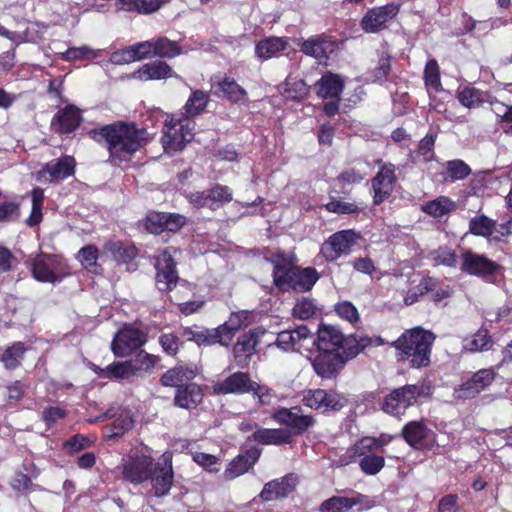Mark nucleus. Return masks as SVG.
I'll use <instances>...</instances> for the list:
<instances>
[{"mask_svg":"<svg viewBox=\"0 0 512 512\" xmlns=\"http://www.w3.org/2000/svg\"><path fill=\"white\" fill-rule=\"evenodd\" d=\"M169 0H115L116 5L126 11L151 14L159 10Z\"/></svg>","mask_w":512,"mask_h":512,"instance_id":"obj_35","label":"nucleus"},{"mask_svg":"<svg viewBox=\"0 0 512 512\" xmlns=\"http://www.w3.org/2000/svg\"><path fill=\"white\" fill-rule=\"evenodd\" d=\"M384 444H386V442H384V441H382L380 439L368 438V437L367 438H363L355 446L354 452H353V454H351L349 456V459H346V457H344V458H341L339 460L340 465H347V464L353 462L355 455L357 453L363 454V450L364 449H367V450L378 449V448L382 447Z\"/></svg>","mask_w":512,"mask_h":512,"instance_id":"obj_54","label":"nucleus"},{"mask_svg":"<svg viewBox=\"0 0 512 512\" xmlns=\"http://www.w3.org/2000/svg\"><path fill=\"white\" fill-rule=\"evenodd\" d=\"M424 81L427 88L439 90L441 86L440 69L437 61L431 59L426 63L424 69Z\"/></svg>","mask_w":512,"mask_h":512,"instance_id":"obj_53","label":"nucleus"},{"mask_svg":"<svg viewBox=\"0 0 512 512\" xmlns=\"http://www.w3.org/2000/svg\"><path fill=\"white\" fill-rule=\"evenodd\" d=\"M319 354L313 360V368L317 375L330 379L336 376L344 367L348 358L358 354V349L348 353L318 351Z\"/></svg>","mask_w":512,"mask_h":512,"instance_id":"obj_7","label":"nucleus"},{"mask_svg":"<svg viewBox=\"0 0 512 512\" xmlns=\"http://www.w3.org/2000/svg\"><path fill=\"white\" fill-rule=\"evenodd\" d=\"M289 43L283 37H266L255 45V56L262 61L277 57L285 51Z\"/></svg>","mask_w":512,"mask_h":512,"instance_id":"obj_29","label":"nucleus"},{"mask_svg":"<svg viewBox=\"0 0 512 512\" xmlns=\"http://www.w3.org/2000/svg\"><path fill=\"white\" fill-rule=\"evenodd\" d=\"M405 441L415 449H421L433 441V432L423 421H411L402 429Z\"/></svg>","mask_w":512,"mask_h":512,"instance_id":"obj_24","label":"nucleus"},{"mask_svg":"<svg viewBox=\"0 0 512 512\" xmlns=\"http://www.w3.org/2000/svg\"><path fill=\"white\" fill-rule=\"evenodd\" d=\"M155 496L161 497L169 493L173 484L172 454L165 452L155 464L149 479Z\"/></svg>","mask_w":512,"mask_h":512,"instance_id":"obj_10","label":"nucleus"},{"mask_svg":"<svg viewBox=\"0 0 512 512\" xmlns=\"http://www.w3.org/2000/svg\"><path fill=\"white\" fill-rule=\"evenodd\" d=\"M212 92L217 97H226L233 102H241L246 99V91L232 78L225 77L222 80H212Z\"/></svg>","mask_w":512,"mask_h":512,"instance_id":"obj_27","label":"nucleus"},{"mask_svg":"<svg viewBox=\"0 0 512 512\" xmlns=\"http://www.w3.org/2000/svg\"><path fill=\"white\" fill-rule=\"evenodd\" d=\"M347 339L341 330L333 325L320 324L317 336L313 337L311 346H316L318 351L347 353L345 346Z\"/></svg>","mask_w":512,"mask_h":512,"instance_id":"obj_11","label":"nucleus"},{"mask_svg":"<svg viewBox=\"0 0 512 512\" xmlns=\"http://www.w3.org/2000/svg\"><path fill=\"white\" fill-rule=\"evenodd\" d=\"M251 378L244 372H235L222 381L213 384V392L217 395L246 394L251 387Z\"/></svg>","mask_w":512,"mask_h":512,"instance_id":"obj_19","label":"nucleus"},{"mask_svg":"<svg viewBox=\"0 0 512 512\" xmlns=\"http://www.w3.org/2000/svg\"><path fill=\"white\" fill-rule=\"evenodd\" d=\"M366 175L367 171L365 168L351 167L339 174L338 180L346 184H355L363 180Z\"/></svg>","mask_w":512,"mask_h":512,"instance_id":"obj_63","label":"nucleus"},{"mask_svg":"<svg viewBox=\"0 0 512 512\" xmlns=\"http://www.w3.org/2000/svg\"><path fill=\"white\" fill-rule=\"evenodd\" d=\"M435 335L421 327L406 330L392 346L399 361H408L413 368L426 367L430 363Z\"/></svg>","mask_w":512,"mask_h":512,"instance_id":"obj_2","label":"nucleus"},{"mask_svg":"<svg viewBox=\"0 0 512 512\" xmlns=\"http://www.w3.org/2000/svg\"><path fill=\"white\" fill-rule=\"evenodd\" d=\"M203 399V393L199 385L192 383L177 390L174 402L180 408L193 409Z\"/></svg>","mask_w":512,"mask_h":512,"instance_id":"obj_32","label":"nucleus"},{"mask_svg":"<svg viewBox=\"0 0 512 512\" xmlns=\"http://www.w3.org/2000/svg\"><path fill=\"white\" fill-rule=\"evenodd\" d=\"M93 139L107 144L112 158L128 160L145 144L147 131L135 125L117 122L91 131Z\"/></svg>","mask_w":512,"mask_h":512,"instance_id":"obj_1","label":"nucleus"},{"mask_svg":"<svg viewBox=\"0 0 512 512\" xmlns=\"http://www.w3.org/2000/svg\"><path fill=\"white\" fill-rule=\"evenodd\" d=\"M385 460L382 456L370 454L360 460L362 471L369 475L377 474L384 467Z\"/></svg>","mask_w":512,"mask_h":512,"instance_id":"obj_57","label":"nucleus"},{"mask_svg":"<svg viewBox=\"0 0 512 512\" xmlns=\"http://www.w3.org/2000/svg\"><path fill=\"white\" fill-rule=\"evenodd\" d=\"M75 161L71 156H64L46 163L38 172V178L49 182H59L74 173Z\"/></svg>","mask_w":512,"mask_h":512,"instance_id":"obj_18","label":"nucleus"},{"mask_svg":"<svg viewBox=\"0 0 512 512\" xmlns=\"http://www.w3.org/2000/svg\"><path fill=\"white\" fill-rule=\"evenodd\" d=\"M260 334H264V332L254 330L238 338L233 347V354L236 360L240 361L239 359L242 356L248 357L255 352Z\"/></svg>","mask_w":512,"mask_h":512,"instance_id":"obj_36","label":"nucleus"},{"mask_svg":"<svg viewBox=\"0 0 512 512\" xmlns=\"http://www.w3.org/2000/svg\"><path fill=\"white\" fill-rule=\"evenodd\" d=\"M396 181L397 177L395 175V166L391 163L383 164L378 173L372 179L374 204H381L391 195Z\"/></svg>","mask_w":512,"mask_h":512,"instance_id":"obj_17","label":"nucleus"},{"mask_svg":"<svg viewBox=\"0 0 512 512\" xmlns=\"http://www.w3.org/2000/svg\"><path fill=\"white\" fill-rule=\"evenodd\" d=\"M319 279V273L313 267L300 268L294 266L288 271L286 276L280 281L277 287L281 291H299L306 292L312 289Z\"/></svg>","mask_w":512,"mask_h":512,"instance_id":"obj_8","label":"nucleus"},{"mask_svg":"<svg viewBox=\"0 0 512 512\" xmlns=\"http://www.w3.org/2000/svg\"><path fill=\"white\" fill-rule=\"evenodd\" d=\"M399 12V5L390 3L370 9L362 18L361 27L367 33H375L385 28Z\"/></svg>","mask_w":512,"mask_h":512,"instance_id":"obj_16","label":"nucleus"},{"mask_svg":"<svg viewBox=\"0 0 512 512\" xmlns=\"http://www.w3.org/2000/svg\"><path fill=\"white\" fill-rule=\"evenodd\" d=\"M155 267L157 270L155 279L157 289L161 292L171 291L179 278L170 249L163 250L157 256Z\"/></svg>","mask_w":512,"mask_h":512,"instance_id":"obj_14","label":"nucleus"},{"mask_svg":"<svg viewBox=\"0 0 512 512\" xmlns=\"http://www.w3.org/2000/svg\"><path fill=\"white\" fill-rule=\"evenodd\" d=\"M423 392V386L419 385H405L397 388L385 397L382 408L388 414L401 416L407 408L415 404Z\"/></svg>","mask_w":512,"mask_h":512,"instance_id":"obj_4","label":"nucleus"},{"mask_svg":"<svg viewBox=\"0 0 512 512\" xmlns=\"http://www.w3.org/2000/svg\"><path fill=\"white\" fill-rule=\"evenodd\" d=\"M298 478L294 474H288L280 479L265 484L260 497L265 501H273L288 496L296 487Z\"/></svg>","mask_w":512,"mask_h":512,"instance_id":"obj_23","label":"nucleus"},{"mask_svg":"<svg viewBox=\"0 0 512 512\" xmlns=\"http://www.w3.org/2000/svg\"><path fill=\"white\" fill-rule=\"evenodd\" d=\"M254 441L264 445H281L291 442V434L282 429H258L252 435Z\"/></svg>","mask_w":512,"mask_h":512,"instance_id":"obj_34","label":"nucleus"},{"mask_svg":"<svg viewBox=\"0 0 512 512\" xmlns=\"http://www.w3.org/2000/svg\"><path fill=\"white\" fill-rule=\"evenodd\" d=\"M356 240L357 235L353 230L336 232L323 243L320 253L327 261H335L341 255L347 254Z\"/></svg>","mask_w":512,"mask_h":512,"instance_id":"obj_13","label":"nucleus"},{"mask_svg":"<svg viewBox=\"0 0 512 512\" xmlns=\"http://www.w3.org/2000/svg\"><path fill=\"white\" fill-rule=\"evenodd\" d=\"M260 457V451L256 448L236 457L226 468L224 474L227 479H234L247 472Z\"/></svg>","mask_w":512,"mask_h":512,"instance_id":"obj_31","label":"nucleus"},{"mask_svg":"<svg viewBox=\"0 0 512 512\" xmlns=\"http://www.w3.org/2000/svg\"><path fill=\"white\" fill-rule=\"evenodd\" d=\"M496 375L497 371L494 368L480 369L470 377V380L480 393L492 384Z\"/></svg>","mask_w":512,"mask_h":512,"instance_id":"obj_52","label":"nucleus"},{"mask_svg":"<svg viewBox=\"0 0 512 512\" xmlns=\"http://www.w3.org/2000/svg\"><path fill=\"white\" fill-rule=\"evenodd\" d=\"M24 352L23 344L15 343L6 349L1 360L7 369H15L20 365Z\"/></svg>","mask_w":512,"mask_h":512,"instance_id":"obj_49","label":"nucleus"},{"mask_svg":"<svg viewBox=\"0 0 512 512\" xmlns=\"http://www.w3.org/2000/svg\"><path fill=\"white\" fill-rule=\"evenodd\" d=\"M252 313L247 310H242L238 312L231 313L229 319L223 323V327H225L226 332L231 334V340L233 339L235 333L244 326H247L251 323Z\"/></svg>","mask_w":512,"mask_h":512,"instance_id":"obj_44","label":"nucleus"},{"mask_svg":"<svg viewBox=\"0 0 512 512\" xmlns=\"http://www.w3.org/2000/svg\"><path fill=\"white\" fill-rule=\"evenodd\" d=\"M333 50L334 43L324 36L311 37L301 44V51L307 56L315 58L319 63L325 62Z\"/></svg>","mask_w":512,"mask_h":512,"instance_id":"obj_26","label":"nucleus"},{"mask_svg":"<svg viewBox=\"0 0 512 512\" xmlns=\"http://www.w3.org/2000/svg\"><path fill=\"white\" fill-rule=\"evenodd\" d=\"M317 312V306L313 299L302 297L298 299L292 309L294 318L300 320H308L312 318Z\"/></svg>","mask_w":512,"mask_h":512,"instance_id":"obj_47","label":"nucleus"},{"mask_svg":"<svg viewBox=\"0 0 512 512\" xmlns=\"http://www.w3.org/2000/svg\"><path fill=\"white\" fill-rule=\"evenodd\" d=\"M177 77L178 75L173 71L172 67L161 60L146 63L131 75V78L140 81L162 80Z\"/></svg>","mask_w":512,"mask_h":512,"instance_id":"obj_21","label":"nucleus"},{"mask_svg":"<svg viewBox=\"0 0 512 512\" xmlns=\"http://www.w3.org/2000/svg\"><path fill=\"white\" fill-rule=\"evenodd\" d=\"M303 404L311 409L338 411L346 404V399L335 391H326L324 389L308 390L303 395Z\"/></svg>","mask_w":512,"mask_h":512,"instance_id":"obj_12","label":"nucleus"},{"mask_svg":"<svg viewBox=\"0 0 512 512\" xmlns=\"http://www.w3.org/2000/svg\"><path fill=\"white\" fill-rule=\"evenodd\" d=\"M153 458L143 453H133L123 460V478L133 484L148 480L155 466Z\"/></svg>","mask_w":512,"mask_h":512,"instance_id":"obj_6","label":"nucleus"},{"mask_svg":"<svg viewBox=\"0 0 512 512\" xmlns=\"http://www.w3.org/2000/svg\"><path fill=\"white\" fill-rule=\"evenodd\" d=\"M195 122L189 118L172 115L166 120L161 142L164 151L174 154L182 151L186 143L193 139Z\"/></svg>","mask_w":512,"mask_h":512,"instance_id":"obj_3","label":"nucleus"},{"mask_svg":"<svg viewBox=\"0 0 512 512\" xmlns=\"http://www.w3.org/2000/svg\"><path fill=\"white\" fill-rule=\"evenodd\" d=\"M203 336V345L219 343L222 346H228L231 342V334L226 332L223 325L214 329H203Z\"/></svg>","mask_w":512,"mask_h":512,"instance_id":"obj_46","label":"nucleus"},{"mask_svg":"<svg viewBox=\"0 0 512 512\" xmlns=\"http://www.w3.org/2000/svg\"><path fill=\"white\" fill-rule=\"evenodd\" d=\"M209 193V200L211 202L210 209L216 210L220 206L229 203L233 199L232 190L225 185L216 184L213 186L210 190H208Z\"/></svg>","mask_w":512,"mask_h":512,"instance_id":"obj_45","label":"nucleus"},{"mask_svg":"<svg viewBox=\"0 0 512 512\" xmlns=\"http://www.w3.org/2000/svg\"><path fill=\"white\" fill-rule=\"evenodd\" d=\"M56 260L51 255H39L32 263L33 277L40 282L55 283L58 281L55 269Z\"/></svg>","mask_w":512,"mask_h":512,"instance_id":"obj_30","label":"nucleus"},{"mask_svg":"<svg viewBox=\"0 0 512 512\" xmlns=\"http://www.w3.org/2000/svg\"><path fill=\"white\" fill-rule=\"evenodd\" d=\"M495 222L485 215H477L469 222V231L481 237H490L494 234Z\"/></svg>","mask_w":512,"mask_h":512,"instance_id":"obj_42","label":"nucleus"},{"mask_svg":"<svg viewBox=\"0 0 512 512\" xmlns=\"http://www.w3.org/2000/svg\"><path fill=\"white\" fill-rule=\"evenodd\" d=\"M107 371L111 373L114 377L120 379H127L133 376H136L131 360L114 363L107 367Z\"/></svg>","mask_w":512,"mask_h":512,"instance_id":"obj_61","label":"nucleus"},{"mask_svg":"<svg viewBox=\"0 0 512 512\" xmlns=\"http://www.w3.org/2000/svg\"><path fill=\"white\" fill-rule=\"evenodd\" d=\"M208 101L209 94L207 92L194 90L184 106L185 118L191 119L200 114L205 109Z\"/></svg>","mask_w":512,"mask_h":512,"instance_id":"obj_39","label":"nucleus"},{"mask_svg":"<svg viewBox=\"0 0 512 512\" xmlns=\"http://www.w3.org/2000/svg\"><path fill=\"white\" fill-rule=\"evenodd\" d=\"M197 375V367L193 365H178L167 370L160 382L166 387H183L182 384L193 380Z\"/></svg>","mask_w":512,"mask_h":512,"instance_id":"obj_28","label":"nucleus"},{"mask_svg":"<svg viewBox=\"0 0 512 512\" xmlns=\"http://www.w3.org/2000/svg\"><path fill=\"white\" fill-rule=\"evenodd\" d=\"M193 460L208 472H218L220 470L219 459L211 454L204 452H195L192 454Z\"/></svg>","mask_w":512,"mask_h":512,"instance_id":"obj_58","label":"nucleus"},{"mask_svg":"<svg viewBox=\"0 0 512 512\" xmlns=\"http://www.w3.org/2000/svg\"><path fill=\"white\" fill-rule=\"evenodd\" d=\"M274 269H273V282L277 286L280 281L286 276L288 271L294 267L291 260L282 255L276 254L275 257L271 260Z\"/></svg>","mask_w":512,"mask_h":512,"instance_id":"obj_51","label":"nucleus"},{"mask_svg":"<svg viewBox=\"0 0 512 512\" xmlns=\"http://www.w3.org/2000/svg\"><path fill=\"white\" fill-rule=\"evenodd\" d=\"M446 170L445 179L451 181H460L466 179L471 174V168L463 160L455 159L444 163Z\"/></svg>","mask_w":512,"mask_h":512,"instance_id":"obj_43","label":"nucleus"},{"mask_svg":"<svg viewBox=\"0 0 512 512\" xmlns=\"http://www.w3.org/2000/svg\"><path fill=\"white\" fill-rule=\"evenodd\" d=\"M317 85L319 86L317 92L319 97L339 98L344 87V81L339 75L327 73L320 78Z\"/></svg>","mask_w":512,"mask_h":512,"instance_id":"obj_33","label":"nucleus"},{"mask_svg":"<svg viewBox=\"0 0 512 512\" xmlns=\"http://www.w3.org/2000/svg\"><path fill=\"white\" fill-rule=\"evenodd\" d=\"M249 393H252L253 397L257 398L261 405H270L274 398V394L268 386L259 384L253 380Z\"/></svg>","mask_w":512,"mask_h":512,"instance_id":"obj_59","label":"nucleus"},{"mask_svg":"<svg viewBox=\"0 0 512 512\" xmlns=\"http://www.w3.org/2000/svg\"><path fill=\"white\" fill-rule=\"evenodd\" d=\"M335 312L342 320L352 325L360 321V315L357 308L349 301H341L335 305Z\"/></svg>","mask_w":512,"mask_h":512,"instance_id":"obj_55","label":"nucleus"},{"mask_svg":"<svg viewBox=\"0 0 512 512\" xmlns=\"http://www.w3.org/2000/svg\"><path fill=\"white\" fill-rule=\"evenodd\" d=\"M313 334L306 325L284 330L277 334L275 345L284 352H310Z\"/></svg>","mask_w":512,"mask_h":512,"instance_id":"obj_5","label":"nucleus"},{"mask_svg":"<svg viewBox=\"0 0 512 512\" xmlns=\"http://www.w3.org/2000/svg\"><path fill=\"white\" fill-rule=\"evenodd\" d=\"M135 61H141L148 58L155 57L154 41L153 39L137 42L130 46Z\"/></svg>","mask_w":512,"mask_h":512,"instance_id":"obj_56","label":"nucleus"},{"mask_svg":"<svg viewBox=\"0 0 512 512\" xmlns=\"http://www.w3.org/2000/svg\"><path fill=\"white\" fill-rule=\"evenodd\" d=\"M497 264L483 255L473 252H465L461 256V270L479 277L493 274L497 269Z\"/></svg>","mask_w":512,"mask_h":512,"instance_id":"obj_20","label":"nucleus"},{"mask_svg":"<svg viewBox=\"0 0 512 512\" xmlns=\"http://www.w3.org/2000/svg\"><path fill=\"white\" fill-rule=\"evenodd\" d=\"M273 419L280 425L286 426L296 435L303 434L315 425V418L312 415L303 414L298 406L292 408H280L276 410Z\"/></svg>","mask_w":512,"mask_h":512,"instance_id":"obj_9","label":"nucleus"},{"mask_svg":"<svg viewBox=\"0 0 512 512\" xmlns=\"http://www.w3.org/2000/svg\"><path fill=\"white\" fill-rule=\"evenodd\" d=\"M354 506H359L360 509H367L373 506V501L362 494H357L353 497L334 496L321 504L320 511L341 512L343 510H349Z\"/></svg>","mask_w":512,"mask_h":512,"instance_id":"obj_22","label":"nucleus"},{"mask_svg":"<svg viewBox=\"0 0 512 512\" xmlns=\"http://www.w3.org/2000/svg\"><path fill=\"white\" fill-rule=\"evenodd\" d=\"M456 209V203L449 197L440 196L423 206V211L434 217L441 218Z\"/></svg>","mask_w":512,"mask_h":512,"instance_id":"obj_37","label":"nucleus"},{"mask_svg":"<svg viewBox=\"0 0 512 512\" xmlns=\"http://www.w3.org/2000/svg\"><path fill=\"white\" fill-rule=\"evenodd\" d=\"M457 98L459 102L466 108H477L483 103L490 101V95L474 87H465L458 92Z\"/></svg>","mask_w":512,"mask_h":512,"instance_id":"obj_38","label":"nucleus"},{"mask_svg":"<svg viewBox=\"0 0 512 512\" xmlns=\"http://www.w3.org/2000/svg\"><path fill=\"white\" fill-rule=\"evenodd\" d=\"M97 55V51L89 48L88 46H81L67 49L62 53V58L67 61H74L77 59L94 58Z\"/></svg>","mask_w":512,"mask_h":512,"instance_id":"obj_60","label":"nucleus"},{"mask_svg":"<svg viewBox=\"0 0 512 512\" xmlns=\"http://www.w3.org/2000/svg\"><path fill=\"white\" fill-rule=\"evenodd\" d=\"M155 57L159 58H174L183 53L181 47L175 42L166 37H159L153 39Z\"/></svg>","mask_w":512,"mask_h":512,"instance_id":"obj_41","label":"nucleus"},{"mask_svg":"<svg viewBox=\"0 0 512 512\" xmlns=\"http://www.w3.org/2000/svg\"><path fill=\"white\" fill-rule=\"evenodd\" d=\"M309 92V88L306 83L299 79H287L284 84V95L287 99L290 100H301L303 99Z\"/></svg>","mask_w":512,"mask_h":512,"instance_id":"obj_48","label":"nucleus"},{"mask_svg":"<svg viewBox=\"0 0 512 512\" xmlns=\"http://www.w3.org/2000/svg\"><path fill=\"white\" fill-rule=\"evenodd\" d=\"M145 342L146 336L140 330L127 326L115 335L111 347L116 356L124 357L138 349Z\"/></svg>","mask_w":512,"mask_h":512,"instance_id":"obj_15","label":"nucleus"},{"mask_svg":"<svg viewBox=\"0 0 512 512\" xmlns=\"http://www.w3.org/2000/svg\"><path fill=\"white\" fill-rule=\"evenodd\" d=\"M80 122V110L73 105H68L55 114L51 122V127L55 132L60 134L71 133L79 126Z\"/></svg>","mask_w":512,"mask_h":512,"instance_id":"obj_25","label":"nucleus"},{"mask_svg":"<svg viewBox=\"0 0 512 512\" xmlns=\"http://www.w3.org/2000/svg\"><path fill=\"white\" fill-rule=\"evenodd\" d=\"M479 393L477 388L474 387L472 381L467 379L462 384L454 388L453 397L457 400H467L476 397Z\"/></svg>","mask_w":512,"mask_h":512,"instance_id":"obj_62","label":"nucleus"},{"mask_svg":"<svg viewBox=\"0 0 512 512\" xmlns=\"http://www.w3.org/2000/svg\"><path fill=\"white\" fill-rule=\"evenodd\" d=\"M156 357L145 351H140L135 358L131 359L133 370L136 376L149 372L156 364Z\"/></svg>","mask_w":512,"mask_h":512,"instance_id":"obj_50","label":"nucleus"},{"mask_svg":"<svg viewBox=\"0 0 512 512\" xmlns=\"http://www.w3.org/2000/svg\"><path fill=\"white\" fill-rule=\"evenodd\" d=\"M98 251L94 246L83 247L78 253V259L86 269L96 266Z\"/></svg>","mask_w":512,"mask_h":512,"instance_id":"obj_64","label":"nucleus"},{"mask_svg":"<svg viewBox=\"0 0 512 512\" xmlns=\"http://www.w3.org/2000/svg\"><path fill=\"white\" fill-rule=\"evenodd\" d=\"M492 346L491 336L487 330H478L471 338L464 341V349L468 352H482L487 351Z\"/></svg>","mask_w":512,"mask_h":512,"instance_id":"obj_40","label":"nucleus"}]
</instances>
